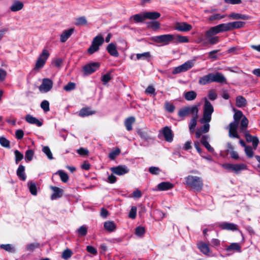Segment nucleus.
I'll list each match as a JSON object with an SVG mask.
<instances>
[{
    "label": "nucleus",
    "mask_w": 260,
    "mask_h": 260,
    "mask_svg": "<svg viewBox=\"0 0 260 260\" xmlns=\"http://www.w3.org/2000/svg\"><path fill=\"white\" fill-rule=\"evenodd\" d=\"M192 29V26L186 22H177L175 29L180 31H188Z\"/></svg>",
    "instance_id": "obj_14"
},
{
    "label": "nucleus",
    "mask_w": 260,
    "mask_h": 260,
    "mask_svg": "<svg viewBox=\"0 0 260 260\" xmlns=\"http://www.w3.org/2000/svg\"><path fill=\"white\" fill-rule=\"evenodd\" d=\"M40 106L45 112H48L50 110L49 103L48 101L44 100L42 101L41 103Z\"/></svg>",
    "instance_id": "obj_56"
},
{
    "label": "nucleus",
    "mask_w": 260,
    "mask_h": 260,
    "mask_svg": "<svg viewBox=\"0 0 260 260\" xmlns=\"http://www.w3.org/2000/svg\"><path fill=\"white\" fill-rule=\"evenodd\" d=\"M137 214V207L133 206L128 214V217L132 219H135L136 217Z\"/></svg>",
    "instance_id": "obj_64"
},
{
    "label": "nucleus",
    "mask_w": 260,
    "mask_h": 260,
    "mask_svg": "<svg viewBox=\"0 0 260 260\" xmlns=\"http://www.w3.org/2000/svg\"><path fill=\"white\" fill-rule=\"evenodd\" d=\"M79 237L85 236L87 233V228L85 225L80 226L77 231Z\"/></svg>",
    "instance_id": "obj_49"
},
{
    "label": "nucleus",
    "mask_w": 260,
    "mask_h": 260,
    "mask_svg": "<svg viewBox=\"0 0 260 260\" xmlns=\"http://www.w3.org/2000/svg\"><path fill=\"white\" fill-rule=\"evenodd\" d=\"M14 154L15 156V162L17 164L23 159V154L17 150H15Z\"/></svg>",
    "instance_id": "obj_57"
},
{
    "label": "nucleus",
    "mask_w": 260,
    "mask_h": 260,
    "mask_svg": "<svg viewBox=\"0 0 260 260\" xmlns=\"http://www.w3.org/2000/svg\"><path fill=\"white\" fill-rule=\"evenodd\" d=\"M199 112V108L197 105L184 107L181 108L178 111V116L180 117L184 118L190 114L193 116H197Z\"/></svg>",
    "instance_id": "obj_5"
},
{
    "label": "nucleus",
    "mask_w": 260,
    "mask_h": 260,
    "mask_svg": "<svg viewBox=\"0 0 260 260\" xmlns=\"http://www.w3.org/2000/svg\"><path fill=\"white\" fill-rule=\"evenodd\" d=\"M184 179L185 184L191 189L198 191L202 189L203 181L201 177L189 175L186 176Z\"/></svg>",
    "instance_id": "obj_2"
},
{
    "label": "nucleus",
    "mask_w": 260,
    "mask_h": 260,
    "mask_svg": "<svg viewBox=\"0 0 260 260\" xmlns=\"http://www.w3.org/2000/svg\"><path fill=\"white\" fill-rule=\"evenodd\" d=\"M222 167L236 174H238L242 171L247 170V165L243 163L236 164L225 163L222 165Z\"/></svg>",
    "instance_id": "obj_6"
},
{
    "label": "nucleus",
    "mask_w": 260,
    "mask_h": 260,
    "mask_svg": "<svg viewBox=\"0 0 260 260\" xmlns=\"http://www.w3.org/2000/svg\"><path fill=\"white\" fill-rule=\"evenodd\" d=\"M58 174L60 176V179L62 182H66L68 181L69 179V176L66 173H65L63 171L59 170L58 171Z\"/></svg>",
    "instance_id": "obj_55"
},
{
    "label": "nucleus",
    "mask_w": 260,
    "mask_h": 260,
    "mask_svg": "<svg viewBox=\"0 0 260 260\" xmlns=\"http://www.w3.org/2000/svg\"><path fill=\"white\" fill-rule=\"evenodd\" d=\"M0 247L9 252H15L14 248L11 244H1L0 245Z\"/></svg>",
    "instance_id": "obj_54"
},
{
    "label": "nucleus",
    "mask_w": 260,
    "mask_h": 260,
    "mask_svg": "<svg viewBox=\"0 0 260 260\" xmlns=\"http://www.w3.org/2000/svg\"><path fill=\"white\" fill-rule=\"evenodd\" d=\"M210 82H212L211 73H209L206 75H205V76L200 78L199 80V83L200 85H205L207 84Z\"/></svg>",
    "instance_id": "obj_27"
},
{
    "label": "nucleus",
    "mask_w": 260,
    "mask_h": 260,
    "mask_svg": "<svg viewBox=\"0 0 260 260\" xmlns=\"http://www.w3.org/2000/svg\"><path fill=\"white\" fill-rule=\"evenodd\" d=\"M194 64V60H190L186 61L183 64L175 67L172 71L173 74H177L186 72L190 69Z\"/></svg>",
    "instance_id": "obj_8"
},
{
    "label": "nucleus",
    "mask_w": 260,
    "mask_h": 260,
    "mask_svg": "<svg viewBox=\"0 0 260 260\" xmlns=\"http://www.w3.org/2000/svg\"><path fill=\"white\" fill-rule=\"evenodd\" d=\"M16 173L20 179L22 181H25L26 180V177L25 173V168L23 165H19Z\"/></svg>",
    "instance_id": "obj_30"
},
{
    "label": "nucleus",
    "mask_w": 260,
    "mask_h": 260,
    "mask_svg": "<svg viewBox=\"0 0 260 260\" xmlns=\"http://www.w3.org/2000/svg\"><path fill=\"white\" fill-rule=\"evenodd\" d=\"M42 151L46 155L49 159L51 160L53 159L52 153L48 146H44Z\"/></svg>",
    "instance_id": "obj_51"
},
{
    "label": "nucleus",
    "mask_w": 260,
    "mask_h": 260,
    "mask_svg": "<svg viewBox=\"0 0 260 260\" xmlns=\"http://www.w3.org/2000/svg\"><path fill=\"white\" fill-rule=\"evenodd\" d=\"M50 55L48 50L44 49L40 54L35 64V70H39L42 68Z\"/></svg>",
    "instance_id": "obj_7"
},
{
    "label": "nucleus",
    "mask_w": 260,
    "mask_h": 260,
    "mask_svg": "<svg viewBox=\"0 0 260 260\" xmlns=\"http://www.w3.org/2000/svg\"><path fill=\"white\" fill-rule=\"evenodd\" d=\"M24 7L23 3L18 0H14L11 7L10 10L12 12H17L22 10Z\"/></svg>",
    "instance_id": "obj_20"
},
{
    "label": "nucleus",
    "mask_w": 260,
    "mask_h": 260,
    "mask_svg": "<svg viewBox=\"0 0 260 260\" xmlns=\"http://www.w3.org/2000/svg\"><path fill=\"white\" fill-rule=\"evenodd\" d=\"M245 137L247 142L252 143V145L254 148L256 149L259 143V140L256 136H251L248 132L245 131Z\"/></svg>",
    "instance_id": "obj_15"
},
{
    "label": "nucleus",
    "mask_w": 260,
    "mask_h": 260,
    "mask_svg": "<svg viewBox=\"0 0 260 260\" xmlns=\"http://www.w3.org/2000/svg\"><path fill=\"white\" fill-rule=\"evenodd\" d=\"M229 17L231 19H242L244 20H249L251 18L249 16L236 13L230 14Z\"/></svg>",
    "instance_id": "obj_24"
},
{
    "label": "nucleus",
    "mask_w": 260,
    "mask_h": 260,
    "mask_svg": "<svg viewBox=\"0 0 260 260\" xmlns=\"http://www.w3.org/2000/svg\"><path fill=\"white\" fill-rule=\"evenodd\" d=\"M25 120L28 123L36 124L38 126H41L43 124L42 122L30 114L26 115Z\"/></svg>",
    "instance_id": "obj_22"
},
{
    "label": "nucleus",
    "mask_w": 260,
    "mask_h": 260,
    "mask_svg": "<svg viewBox=\"0 0 260 260\" xmlns=\"http://www.w3.org/2000/svg\"><path fill=\"white\" fill-rule=\"evenodd\" d=\"M95 113V111H92L90 109V108H84L80 110L79 115L80 117H84L85 116H88L89 115H91Z\"/></svg>",
    "instance_id": "obj_29"
},
{
    "label": "nucleus",
    "mask_w": 260,
    "mask_h": 260,
    "mask_svg": "<svg viewBox=\"0 0 260 260\" xmlns=\"http://www.w3.org/2000/svg\"><path fill=\"white\" fill-rule=\"evenodd\" d=\"M165 109L170 113H172L175 110V106L169 102H166L165 103Z\"/></svg>",
    "instance_id": "obj_62"
},
{
    "label": "nucleus",
    "mask_w": 260,
    "mask_h": 260,
    "mask_svg": "<svg viewBox=\"0 0 260 260\" xmlns=\"http://www.w3.org/2000/svg\"><path fill=\"white\" fill-rule=\"evenodd\" d=\"M245 152L246 154V155L249 157L251 158L253 156V151L252 150V148L250 146H247V147H245Z\"/></svg>",
    "instance_id": "obj_63"
},
{
    "label": "nucleus",
    "mask_w": 260,
    "mask_h": 260,
    "mask_svg": "<svg viewBox=\"0 0 260 260\" xmlns=\"http://www.w3.org/2000/svg\"><path fill=\"white\" fill-rule=\"evenodd\" d=\"M174 39L173 43H187L189 40L188 38L185 36H182L179 35L173 34Z\"/></svg>",
    "instance_id": "obj_34"
},
{
    "label": "nucleus",
    "mask_w": 260,
    "mask_h": 260,
    "mask_svg": "<svg viewBox=\"0 0 260 260\" xmlns=\"http://www.w3.org/2000/svg\"><path fill=\"white\" fill-rule=\"evenodd\" d=\"M248 124V119L245 116H243V118H242L240 126L241 131L243 132H245V129L247 128Z\"/></svg>",
    "instance_id": "obj_43"
},
{
    "label": "nucleus",
    "mask_w": 260,
    "mask_h": 260,
    "mask_svg": "<svg viewBox=\"0 0 260 260\" xmlns=\"http://www.w3.org/2000/svg\"><path fill=\"white\" fill-rule=\"evenodd\" d=\"M243 118L242 112L240 111L236 112L234 115V120L231 123H234L235 125H238L239 124V121L241 118Z\"/></svg>",
    "instance_id": "obj_37"
},
{
    "label": "nucleus",
    "mask_w": 260,
    "mask_h": 260,
    "mask_svg": "<svg viewBox=\"0 0 260 260\" xmlns=\"http://www.w3.org/2000/svg\"><path fill=\"white\" fill-rule=\"evenodd\" d=\"M198 115L191 119L189 123V128L191 133H193L194 131V128L197 124Z\"/></svg>",
    "instance_id": "obj_39"
},
{
    "label": "nucleus",
    "mask_w": 260,
    "mask_h": 260,
    "mask_svg": "<svg viewBox=\"0 0 260 260\" xmlns=\"http://www.w3.org/2000/svg\"><path fill=\"white\" fill-rule=\"evenodd\" d=\"M53 81L49 78H44L42 84L39 86V91L42 93H46L49 91L53 87Z\"/></svg>",
    "instance_id": "obj_9"
},
{
    "label": "nucleus",
    "mask_w": 260,
    "mask_h": 260,
    "mask_svg": "<svg viewBox=\"0 0 260 260\" xmlns=\"http://www.w3.org/2000/svg\"><path fill=\"white\" fill-rule=\"evenodd\" d=\"M231 25V30H233L236 28H240L245 24V22L242 21H234L230 22Z\"/></svg>",
    "instance_id": "obj_42"
},
{
    "label": "nucleus",
    "mask_w": 260,
    "mask_h": 260,
    "mask_svg": "<svg viewBox=\"0 0 260 260\" xmlns=\"http://www.w3.org/2000/svg\"><path fill=\"white\" fill-rule=\"evenodd\" d=\"M173 184L169 182H162L157 185V188L159 190H167L173 187Z\"/></svg>",
    "instance_id": "obj_28"
},
{
    "label": "nucleus",
    "mask_w": 260,
    "mask_h": 260,
    "mask_svg": "<svg viewBox=\"0 0 260 260\" xmlns=\"http://www.w3.org/2000/svg\"><path fill=\"white\" fill-rule=\"evenodd\" d=\"M205 37L208 39L209 43L212 45L216 44L219 41V37L218 36H215V35H211V36L209 37L206 35V32Z\"/></svg>",
    "instance_id": "obj_41"
},
{
    "label": "nucleus",
    "mask_w": 260,
    "mask_h": 260,
    "mask_svg": "<svg viewBox=\"0 0 260 260\" xmlns=\"http://www.w3.org/2000/svg\"><path fill=\"white\" fill-rule=\"evenodd\" d=\"M72 255L73 252L72 250L67 248L62 252L61 257L63 259L68 260L72 256Z\"/></svg>",
    "instance_id": "obj_47"
},
{
    "label": "nucleus",
    "mask_w": 260,
    "mask_h": 260,
    "mask_svg": "<svg viewBox=\"0 0 260 260\" xmlns=\"http://www.w3.org/2000/svg\"><path fill=\"white\" fill-rule=\"evenodd\" d=\"M0 144L4 147L10 148V142L5 137H0Z\"/></svg>",
    "instance_id": "obj_59"
},
{
    "label": "nucleus",
    "mask_w": 260,
    "mask_h": 260,
    "mask_svg": "<svg viewBox=\"0 0 260 260\" xmlns=\"http://www.w3.org/2000/svg\"><path fill=\"white\" fill-rule=\"evenodd\" d=\"M227 251H234L240 252L241 251V247L238 243H231L226 249Z\"/></svg>",
    "instance_id": "obj_33"
},
{
    "label": "nucleus",
    "mask_w": 260,
    "mask_h": 260,
    "mask_svg": "<svg viewBox=\"0 0 260 260\" xmlns=\"http://www.w3.org/2000/svg\"><path fill=\"white\" fill-rule=\"evenodd\" d=\"M219 50H214L208 53V58L212 61H214L218 58L217 53L219 52Z\"/></svg>",
    "instance_id": "obj_44"
},
{
    "label": "nucleus",
    "mask_w": 260,
    "mask_h": 260,
    "mask_svg": "<svg viewBox=\"0 0 260 260\" xmlns=\"http://www.w3.org/2000/svg\"><path fill=\"white\" fill-rule=\"evenodd\" d=\"M51 189L53 191V193L51 196L52 200H56L62 197L63 190L57 187L51 186Z\"/></svg>",
    "instance_id": "obj_19"
},
{
    "label": "nucleus",
    "mask_w": 260,
    "mask_h": 260,
    "mask_svg": "<svg viewBox=\"0 0 260 260\" xmlns=\"http://www.w3.org/2000/svg\"><path fill=\"white\" fill-rule=\"evenodd\" d=\"M34 155V151L32 149L27 150L25 153V159L26 161H30Z\"/></svg>",
    "instance_id": "obj_48"
},
{
    "label": "nucleus",
    "mask_w": 260,
    "mask_h": 260,
    "mask_svg": "<svg viewBox=\"0 0 260 260\" xmlns=\"http://www.w3.org/2000/svg\"><path fill=\"white\" fill-rule=\"evenodd\" d=\"M197 93L193 90L186 92L184 93V98L188 101L194 100L197 98Z\"/></svg>",
    "instance_id": "obj_36"
},
{
    "label": "nucleus",
    "mask_w": 260,
    "mask_h": 260,
    "mask_svg": "<svg viewBox=\"0 0 260 260\" xmlns=\"http://www.w3.org/2000/svg\"><path fill=\"white\" fill-rule=\"evenodd\" d=\"M138 134L140 136V137L144 140L148 141L151 139V137L148 135L146 132L141 129L138 130Z\"/></svg>",
    "instance_id": "obj_53"
},
{
    "label": "nucleus",
    "mask_w": 260,
    "mask_h": 260,
    "mask_svg": "<svg viewBox=\"0 0 260 260\" xmlns=\"http://www.w3.org/2000/svg\"><path fill=\"white\" fill-rule=\"evenodd\" d=\"M238 127V125H235L234 123L230 124L229 130L230 137L232 138H240V136L238 135L237 131Z\"/></svg>",
    "instance_id": "obj_21"
},
{
    "label": "nucleus",
    "mask_w": 260,
    "mask_h": 260,
    "mask_svg": "<svg viewBox=\"0 0 260 260\" xmlns=\"http://www.w3.org/2000/svg\"><path fill=\"white\" fill-rule=\"evenodd\" d=\"M218 226L222 230L229 231H237L238 230L237 225L229 222H222L218 224Z\"/></svg>",
    "instance_id": "obj_17"
},
{
    "label": "nucleus",
    "mask_w": 260,
    "mask_h": 260,
    "mask_svg": "<svg viewBox=\"0 0 260 260\" xmlns=\"http://www.w3.org/2000/svg\"><path fill=\"white\" fill-rule=\"evenodd\" d=\"M206 35L208 36H211V35H215L221 32L219 24L213 27H211L206 32Z\"/></svg>",
    "instance_id": "obj_32"
},
{
    "label": "nucleus",
    "mask_w": 260,
    "mask_h": 260,
    "mask_svg": "<svg viewBox=\"0 0 260 260\" xmlns=\"http://www.w3.org/2000/svg\"><path fill=\"white\" fill-rule=\"evenodd\" d=\"M104 42V39L101 35H99L95 37L92 41L91 45L87 50V52L89 54H92L97 52L100 47L102 45Z\"/></svg>",
    "instance_id": "obj_3"
},
{
    "label": "nucleus",
    "mask_w": 260,
    "mask_h": 260,
    "mask_svg": "<svg viewBox=\"0 0 260 260\" xmlns=\"http://www.w3.org/2000/svg\"><path fill=\"white\" fill-rule=\"evenodd\" d=\"M198 247L204 254L207 256L211 255V251L208 244L201 242L198 244Z\"/></svg>",
    "instance_id": "obj_16"
},
{
    "label": "nucleus",
    "mask_w": 260,
    "mask_h": 260,
    "mask_svg": "<svg viewBox=\"0 0 260 260\" xmlns=\"http://www.w3.org/2000/svg\"><path fill=\"white\" fill-rule=\"evenodd\" d=\"M173 34H165L159 36H154L152 38V40L158 44H161L162 45H168L173 43L174 41Z\"/></svg>",
    "instance_id": "obj_4"
},
{
    "label": "nucleus",
    "mask_w": 260,
    "mask_h": 260,
    "mask_svg": "<svg viewBox=\"0 0 260 260\" xmlns=\"http://www.w3.org/2000/svg\"><path fill=\"white\" fill-rule=\"evenodd\" d=\"M27 185L31 194L36 196L37 194V188L36 183L32 181H29Z\"/></svg>",
    "instance_id": "obj_40"
},
{
    "label": "nucleus",
    "mask_w": 260,
    "mask_h": 260,
    "mask_svg": "<svg viewBox=\"0 0 260 260\" xmlns=\"http://www.w3.org/2000/svg\"><path fill=\"white\" fill-rule=\"evenodd\" d=\"M75 29L73 28H70L67 30H64L60 36V41L62 43H64L71 36L74 32Z\"/></svg>",
    "instance_id": "obj_18"
},
{
    "label": "nucleus",
    "mask_w": 260,
    "mask_h": 260,
    "mask_svg": "<svg viewBox=\"0 0 260 260\" xmlns=\"http://www.w3.org/2000/svg\"><path fill=\"white\" fill-rule=\"evenodd\" d=\"M221 32L223 31H228L231 30L230 23H222L219 24Z\"/></svg>",
    "instance_id": "obj_52"
},
{
    "label": "nucleus",
    "mask_w": 260,
    "mask_h": 260,
    "mask_svg": "<svg viewBox=\"0 0 260 260\" xmlns=\"http://www.w3.org/2000/svg\"><path fill=\"white\" fill-rule=\"evenodd\" d=\"M107 50L108 53L113 56L118 57L119 56L118 52L116 49V46L112 43L109 44L107 47Z\"/></svg>",
    "instance_id": "obj_26"
},
{
    "label": "nucleus",
    "mask_w": 260,
    "mask_h": 260,
    "mask_svg": "<svg viewBox=\"0 0 260 260\" xmlns=\"http://www.w3.org/2000/svg\"><path fill=\"white\" fill-rule=\"evenodd\" d=\"M120 152V150L117 148L109 153V157L111 159L114 160L119 154Z\"/></svg>",
    "instance_id": "obj_58"
},
{
    "label": "nucleus",
    "mask_w": 260,
    "mask_h": 260,
    "mask_svg": "<svg viewBox=\"0 0 260 260\" xmlns=\"http://www.w3.org/2000/svg\"><path fill=\"white\" fill-rule=\"evenodd\" d=\"M135 121V118L134 117H130L127 118L124 122L125 126L128 131L132 129V124Z\"/></svg>",
    "instance_id": "obj_38"
},
{
    "label": "nucleus",
    "mask_w": 260,
    "mask_h": 260,
    "mask_svg": "<svg viewBox=\"0 0 260 260\" xmlns=\"http://www.w3.org/2000/svg\"><path fill=\"white\" fill-rule=\"evenodd\" d=\"M205 103L203 107V117L200 119V122L204 123V125L201 127L203 133H206L209 132L210 128L209 122L211 120V116L214 112V108L211 103L206 98H204Z\"/></svg>",
    "instance_id": "obj_1"
},
{
    "label": "nucleus",
    "mask_w": 260,
    "mask_h": 260,
    "mask_svg": "<svg viewBox=\"0 0 260 260\" xmlns=\"http://www.w3.org/2000/svg\"><path fill=\"white\" fill-rule=\"evenodd\" d=\"M160 16V14L157 12H148L144 13V18L149 19H156Z\"/></svg>",
    "instance_id": "obj_31"
},
{
    "label": "nucleus",
    "mask_w": 260,
    "mask_h": 260,
    "mask_svg": "<svg viewBox=\"0 0 260 260\" xmlns=\"http://www.w3.org/2000/svg\"><path fill=\"white\" fill-rule=\"evenodd\" d=\"M212 81L219 83L226 84V79L223 75L220 72H216V73H211Z\"/></svg>",
    "instance_id": "obj_13"
},
{
    "label": "nucleus",
    "mask_w": 260,
    "mask_h": 260,
    "mask_svg": "<svg viewBox=\"0 0 260 260\" xmlns=\"http://www.w3.org/2000/svg\"><path fill=\"white\" fill-rule=\"evenodd\" d=\"M209 136L208 135H204L202 137L201 142L202 145L208 150L210 152H213L214 150L213 147L211 146L208 142Z\"/></svg>",
    "instance_id": "obj_23"
},
{
    "label": "nucleus",
    "mask_w": 260,
    "mask_h": 260,
    "mask_svg": "<svg viewBox=\"0 0 260 260\" xmlns=\"http://www.w3.org/2000/svg\"><path fill=\"white\" fill-rule=\"evenodd\" d=\"M134 20L137 22H142L144 20L146 19V18H144V13L143 14H138L134 15L133 16Z\"/></svg>",
    "instance_id": "obj_61"
},
{
    "label": "nucleus",
    "mask_w": 260,
    "mask_h": 260,
    "mask_svg": "<svg viewBox=\"0 0 260 260\" xmlns=\"http://www.w3.org/2000/svg\"><path fill=\"white\" fill-rule=\"evenodd\" d=\"M40 246V244L37 243V242H36V243H30V244H28L26 248H25V250L26 251H33L36 248H37L38 247H39Z\"/></svg>",
    "instance_id": "obj_50"
},
{
    "label": "nucleus",
    "mask_w": 260,
    "mask_h": 260,
    "mask_svg": "<svg viewBox=\"0 0 260 260\" xmlns=\"http://www.w3.org/2000/svg\"><path fill=\"white\" fill-rule=\"evenodd\" d=\"M76 87L75 83L70 82L66 86H64L63 89L67 91H70L74 89Z\"/></svg>",
    "instance_id": "obj_60"
},
{
    "label": "nucleus",
    "mask_w": 260,
    "mask_h": 260,
    "mask_svg": "<svg viewBox=\"0 0 260 260\" xmlns=\"http://www.w3.org/2000/svg\"><path fill=\"white\" fill-rule=\"evenodd\" d=\"M159 133L161 134L165 140L168 142H171L173 140L174 134L171 129L166 126L159 131Z\"/></svg>",
    "instance_id": "obj_10"
},
{
    "label": "nucleus",
    "mask_w": 260,
    "mask_h": 260,
    "mask_svg": "<svg viewBox=\"0 0 260 260\" xmlns=\"http://www.w3.org/2000/svg\"><path fill=\"white\" fill-rule=\"evenodd\" d=\"M99 67L100 63L97 62L87 64L84 66L83 68L84 73L86 75H90L96 71Z\"/></svg>",
    "instance_id": "obj_11"
},
{
    "label": "nucleus",
    "mask_w": 260,
    "mask_h": 260,
    "mask_svg": "<svg viewBox=\"0 0 260 260\" xmlns=\"http://www.w3.org/2000/svg\"><path fill=\"white\" fill-rule=\"evenodd\" d=\"M104 228L106 231L113 232L116 229V224L113 221H107L104 223Z\"/></svg>",
    "instance_id": "obj_25"
},
{
    "label": "nucleus",
    "mask_w": 260,
    "mask_h": 260,
    "mask_svg": "<svg viewBox=\"0 0 260 260\" xmlns=\"http://www.w3.org/2000/svg\"><path fill=\"white\" fill-rule=\"evenodd\" d=\"M236 106L239 108H242L246 106L247 104L246 100L242 96L239 95L236 98Z\"/></svg>",
    "instance_id": "obj_35"
},
{
    "label": "nucleus",
    "mask_w": 260,
    "mask_h": 260,
    "mask_svg": "<svg viewBox=\"0 0 260 260\" xmlns=\"http://www.w3.org/2000/svg\"><path fill=\"white\" fill-rule=\"evenodd\" d=\"M113 173L118 176L123 175L129 172V169L125 165H119L110 169Z\"/></svg>",
    "instance_id": "obj_12"
},
{
    "label": "nucleus",
    "mask_w": 260,
    "mask_h": 260,
    "mask_svg": "<svg viewBox=\"0 0 260 260\" xmlns=\"http://www.w3.org/2000/svg\"><path fill=\"white\" fill-rule=\"evenodd\" d=\"M150 54L149 52H144L143 53H138L136 54L137 59L145 60L150 57Z\"/></svg>",
    "instance_id": "obj_45"
},
{
    "label": "nucleus",
    "mask_w": 260,
    "mask_h": 260,
    "mask_svg": "<svg viewBox=\"0 0 260 260\" xmlns=\"http://www.w3.org/2000/svg\"><path fill=\"white\" fill-rule=\"evenodd\" d=\"M87 23V20L84 16L80 17L76 19L75 24L78 25H85Z\"/></svg>",
    "instance_id": "obj_46"
}]
</instances>
